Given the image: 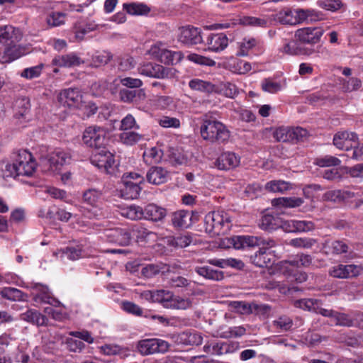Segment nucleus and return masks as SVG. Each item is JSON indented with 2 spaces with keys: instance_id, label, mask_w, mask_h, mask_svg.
Wrapping results in <instances>:
<instances>
[{
  "instance_id": "23",
  "label": "nucleus",
  "mask_w": 363,
  "mask_h": 363,
  "mask_svg": "<svg viewBox=\"0 0 363 363\" xmlns=\"http://www.w3.org/2000/svg\"><path fill=\"white\" fill-rule=\"evenodd\" d=\"M107 237L110 242L122 246H127L131 242V235L126 229H111L108 231Z\"/></svg>"
},
{
  "instance_id": "6",
  "label": "nucleus",
  "mask_w": 363,
  "mask_h": 363,
  "mask_svg": "<svg viewBox=\"0 0 363 363\" xmlns=\"http://www.w3.org/2000/svg\"><path fill=\"white\" fill-rule=\"evenodd\" d=\"M91 163L104 172L115 177H117L119 172L118 164L115 160L114 155L104 149L92 156Z\"/></svg>"
},
{
  "instance_id": "20",
  "label": "nucleus",
  "mask_w": 363,
  "mask_h": 363,
  "mask_svg": "<svg viewBox=\"0 0 363 363\" xmlns=\"http://www.w3.org/2000/svg\"><path fill=\"white\" fill-rule=\"evenodd\" d=\"M171 222L176 228H186L191 225L192 212L179 210L171 215Z\"/></svg>"
},
{
  "instance_id": "30",
  "label": "nucleus",
  "mask_w": 363,
  "mask_h": 363,
  "mask_svg": "<svg viewBox=\"0 0 363 363\" xmlns=\"http://www.w3.org/2000/svg\"><path fill=\"white\" fill-rule=\"evenodd\" d=\"M177 341L186 345H199L202 343L203 337L196 331H185L178 335Z\"/></svg>"
},
{
  "instance_id": "1",
  "label": "nucleus",
  "mask_w": 363,
  "mask_h": 363,
  "mask_svg": "<svg viewBox=\"0 0 363 363\" xmlns=\"http://www.w3.org/2000/svg\"><path fill=\"white\" fill-rule=\"evenodd\" d=\"M230 217L223 211L209 212L204 218L205 231L213 235L227 233L230 229Z\"/></svg>"
},
{
  "instance_id": "39",
  "label": "nucleus",
  "mask_w": 363,
  "mask_h": 363,
  "mask_svg": "<svg viewBox=\"0 0 363 363\" xmlns=\"http://www.w3.org/2000/svg\"><path fill=\"white\" fill-rule=\"evenodd\" d=\"M257 240V236H235L232 238V243L235 249H242L255 247Z\"/></svg>"
},
{
  "instance_id": "27",
  "label": "nucleus",
  "mask_w": 363,
  "mask_h": 363,
  "mask_svg": "<svg viewBox=\"0 0 363 363\" xmlns=\"http://www.w3.org/2000/svg\"><path fill=\"white\" fill-rule=\"evenodd\" d=\"M82 63L81 58L74 53L56 56L52 61L53 65L65 67L78 66Z\"/></svg>"
},
{
  "instance_id": "46",
  "label": "nucleus",
  "mask_w": 363,
  "mask_h": 363,
  "mask_svg": "<svg viewBox=\"0 0 363 363\" xmlns=\"http://www.w3.org/2000/svg\"><path fill=\"white\" fill-rule=\"evenodd\" d=\"M145 96L142 90H129L126 89H121L119 92L121 101L125 103H133L136 101L137 98Z\"/></svg>"
},
{
  "instance_id": "52",
  "label": "nucleus",
  "mask_w": 363,
  "mask_h": 363,
  "mask_svg": "<svg viewBox=\"0 0 363 363\" xmlns=\"http://www.w3.org/2000/svg\"><path fill=\"white\" fill-rule=\"evenodd\" d=\"M164 265L149 264L142 267L141 274L145 278H152L158 274L160 272L163 271Z\"/></svg>"
},
{
  "instance_id": "44",
  "label": "nucleus",
  "mask_w": 363,
  "mask_h": 363,
  "mask_svg": "<svg viewBox=\"0 0 363 363\" xmlns=\"http://www.w3.org/2000/svg\"><path fill=\"white\" fill-rule=\"evenodd\" d=\"M123 10L130 15H143L150 12V9L143 3L123 4Z\"/></svg>"
},
{
  "instance_id": "48",
  "label": "nucleus",
  "mask_w": 363,
  "mask_h": 363,
  "mask_svg": "<svg viewBox=\"0 0 363 363\" xmlns=\"http://www.w3.org/2000/svg\"><path fill=\"white\" fill-rule=\"evenodd\" d=\"M143 139V135L135 131H124L120 134L121 141L127 145H133Z\"/></svg>"
},
{
  "instance_id": "45",
  "label": "nucleus",
  "mask_w": 363,
  "mask_h": 363,
  "mask_svg": "<svg viewBox=\"0 0 363 363\" xmlns=\"http://www.w3.org/2000/svg\"><path fill=\"white\" fill-rule=\"evenodd\" d=\"M67 13L60 11H52L46 17V23L50 27L60 26L65 23Z\"/></svg>"
},
{
  "instance_id": "61",
  "label": "nucleus",
  "mask_w": 363,
  "mask_h": 363,
  "mask_svg": "<svg viewBox=\"0 0 363 363\" xmlns=\"http://www.w3.org/2000/svg\"><path fill=\"white\" fill-rule=\"evenodd\" d=\"M333 318L336 325L350 327L353 325L352 320L345 313L335 311Z\"/></svg>"
},
{
  "instance_id": "60",
  "label": "nucleus",
  "mask_w": 363,
  "mask_h": 363,
  "mask_svg": "<svg viewBox=\"0 0 363 363\" xmlns=\"http://www.w3.org/2000/svg\"><path fill=\"white\" fill-rule=\"evenodd\" d=\"M43 65L24 69L21 73V77L27 79H33L39 77L41 74Z\"/></svg>"
},
{
  "instance_id": "3",
  "label": "nucleus",
  "mask_w": 363,
  "mask_h": 363,
  "mask_svg": "<svg viewBox=\"0 0 363 363\" xmlns=\"http://www.w3.org/2000/svg\"><path fill=\"white\" fill-rule=\"evenodd\" d=\"M143 181V177L138 173L130 172L125 174L121 178L120 187L121 196L124 199H135L139 196L142 188L140 184Z\"/></svg>"
},
{
  "instance_id": "24",
  "label": "nucleus",
  "mask_w": 363,
  "mask_h": 363,
  "mask_svg": "<svg viewBox=\"0 0 363 363\" xmlns=\"http://www.w3.org/2000/svg\"><path fill=\"white\" fill-rule=\"evenodd\" d=\"M23 55V51L17 43L6 45L4 51L0 52V62L9 63Z\"/></svg>"
},
{
  "instance_id": "7",
  "label": "nucleus",
  "mask_w": 363,
  "mask_h": 363,
  "mask_svg": "<svg viewBox=\"0 0 363 363\" xmlns=\"http://www.w3.org/2000/svg\"><path fill=\"white\" fill-rule=\"evenodd\" d=\"M308 134L307 130L300 127H279L274 130L273 136L278 142L297 143L304 141Z\"/></svg>"
},
{
  "instance_id": "5",
  "label": "nucleus",
  "mask_w": 363,
  "mask_h": 363,
  "mask_svg": "<svg viewBox=\"0 0 363 363\" xmlns=\"http://www.w3.org/2000/svg\"><path fill=\"white\" fill-rule=\"evenodd\" d=\"M170 344L164 340L158 338H148L137 342L136 351L142 356H148L154 354H164L169 351Z\"/></svg>"
},
{
  "instance_id": "35",
  "label": "nucleus",
  "mask_w": 363,
  "mask_h": 363,
  "mask_svg": "<svg viewBox=\"0 0 363 363\" xmlns=\"http://www.w3.org/2000/svg\"><path fill=\"white\" fill-rule=\"evenodd\" d=\"M240 347L238 342H218L213 346V353L218 355L232 354Z\"/></svg>"
},
{
  "instance_id": "16",
  "label": "nucleus",
  "mask_w": 363,
  "mask_h": 363,
  "mask_svg": "<svg viewBox=\"0 0 363 363\" xmlns=\"http://www.w3.org/2000/svg\"><path fill=\"white\" fill-rule=\"evenodd\" d=\"M240 162L238 155L232 152L222 153L216 161V166L221 170H229L237 167Z\"/></svg>"
},
{
  "instance_id": "63",
  "label": "nucleus",
  "mask_w": 363,
  "mask_h": 363,
  "mask_svg": "<svg viewBox=\"0 0 363 363\" xmlns=\"http://www.w3.org/2000/svg\"><path fill=\"white\" fill-rule=\"evenodd\" d=\"M340 162V160L337 157L326 155L324 157L317 159L315 163L320 167H335L338 166Z\"/></svg>"
},
{
  "instance_id": "33",
  "label": "nucleus",
  "mask_w": 363,
  "mask_h": 363,
  "mask_svg": "<svg viewBox=\"0 0 363 363\" xmlns=\"http://www.w3.org/2000/svg\"><path fill=\"white\" fill-rule=\"evenodd\" d=\"M3 298L11 301H23L28 298V295L21 290L13 287H4L0 291Z\"/></svg>"
},
{
  "instance_id": "13",
  "label": "nucleus",
  "mask_w": 363,
  "mask_h": 363,
  "mask_svg": "<svg viewBox=\"0 0 363 363\" xmlns=\"http://www.w3.org/2000/svg\"><path fill=\"white\" fill-rule=\"evenodd\" d=\"M82 96L77 88L62 90L58 96V101L65 106L77 107L82 102Z\"/></svg>"
},
{
  "instance_id": "34",
  "label": "nucleus",
  "mask_w": 363,
  "mask_h": 363,
  "mask_svg": "<svg viewBox=\"0 0 363 363\" xmlns=\"http://www.w3.org/2000/svg\"><path fill=\"white\" fill-rule=\"evenodd\" d=\"M294 325L292 318L287 315H281L272 321V327L278 333L290 331Z\"/></svg>"
},
{
  "instance_id": "37",
  "label": "nucleus",
  "mask_w": 363,
  "mask_h": 363,
  "mask_svg": "<svg viewBox=\"0 0 363 363\" xmlns=\"http://www.w3.org/2000/svg\"><path fill=\"white\" fill-rule=\"evenodd\" d=\"M103 199V193L96 189H89L84 191L82 200L85 203L96 207Z\"/></svg>"
},
{
  "instance_id": "32",
  "label": "nucleus",
  "mask_w": 363,
  "mask_h": 363,
  "mask_svg": "<svg viewBox=\"0 0 363 363\" xmlns=\"http://www.w3.org/2000/svg\"><path fill=\"white\" fill-rule=\"evenodd\" d=\"M246 333V329L243 326L220 327L217 330L218 336L221 338L230 339L243 336Z\"/></svg>"
},
{
  "instance_id": "51",
  "label": "nucleus",
  "mask_w": 363,
  "mask_h": 363,
  "mask_svg": "<svg viewBox=\"0 0 363 363\" xmlns=\"http://www.w3.org/2000/svg\"><path fill=\"white\" fill-rule=\"evenodd\" d=\"M122 216L131 220L143 218V208L139 206H130L123 209Z\"/></svg>"
},
{
  "instance_id": "18",
  "label": "nucleus",
  "mask_w": 363,
  "mask_h": 363,
  "mask_svg": "<svg viewBox=\"0 0 363 363\" xmlns=\"http://www.w3.org/2000/svg\"><path fill=\"white\" fill-rule=\"evenodd\" d=\"M228 306L230 308L232 311L234 312L240 313V314H250L253 312H257L259 309H266L269 308V307L266 305H258L255 303H249L245 301H230L228 303Z\"/></svg>"
},
{
  "instance_id": "55",
  "label": "nucleus",
  "mask_w": 363,
  "mask_h": 363,
  "mask_svg": "<svg viewBox=\"0 0 363 363\" xmlns=\"http://www.w3.org/2000/svg\"><path fill=\"white\" fill-rule=\"evenodd\" d=\"M318 303V299L303 298L295 301L294 306L297 308L307 310L309 311H315V306Z\"/></svg>"
},
{
  "instance_id": "58",
  "label": "nucleus",
  "mask_w": 363,
  "mask_h": 363,
  "mask_svg": "<svg viewBox=\"0 0 363 363\" xmlns=\"http://www.w3.org/2000/svg\"><path fill=\"white\" fill-rule=\"evenodd\" d=\"M261 86L263 91L271 94H275L281 89V84L271 79H264Z\"/></svg>"
},
{
  "instance_id": "42",
  "label": "nucleus",
  "mask_w": 363,
  "mask_h": 363,
  "mask_svg": "<svg viewBox=\"0 0 363 363\" xmlns=\"http://www.w3.org/2000/svg\"><path fill=\"white\" fill-rule=\"evenodd\" d=\"M291 189V184L282 180H272L265 184V189L274 193H284Z\"/></svg>"
},
{
  "instance_id": "11",
  "label": "nucleus",
  "mask_w": 363,
  "mask_h": 363,
  "mask_svg": "<svg viewBox=\"0 0 363 363\" xmlns=\"http://www.w3.org/2000/svg\"><path fill=\"white\" fill-rule=\"evenodd\" d=\"M358 139L354 132L340 131L334 135L333 144L340 150L348 151L357 144Z\"/></svg>"
},
{
  "instance_id": "2",
  "label": "nucleus",
  "mask_w": 363,
  "mask_h": 363,
  "mask_svg": "<svg viewBox=\"0 0 363 363\" xmlns=\"http://www.w3.org/2000/svg\"><path fill=\"white\" fill-rule=\"evenodd\" d=\"M200 133L203 139L212 143H224L230 137L229 131L225 126L214 119H203L200 128Z\"/></svg>"
},
{
  "instance_id": "15",
  "label": "nucleus",
  "mask_w": 363,
  "mask_h": 363,
  "mask_svg": "<svg viewBox=\"0 0 363 363\" xmlns=\"http://www.w3.org/2000/svg\"><path fill=\"white\" fill-rule=\"evenodd\" d=\"M323 35V30L318 28H303L296 30L295 37L301 43L313 45L318 43Z\"/></svg>"
},
{
  "instance_id": "62",
  "label": "nucleus",
  "mask_w": 363,
  "mask_h": 363,
  "mask_svg": "<svg viewBox=\"0 0 363 363\" xmlns=\"http://www.w3.org/2000/svg\"><path fill=\"white\" fill-rule=\"evenodd\" d=\"M135 65V62L134 59L130 56L126 55L119 58L118 60V68L122 72L128 71L133 68Z\"/></svg>"
},
{
  "instance_id": "36",
  "label": "nucleus",
  "mask_w": 363,
  "mask_h": 363,
  "mask_svg": "<svg viewBox=\"0 0 363 363\" xmlns=\"http://www.w3.org/2000/svg\"><path fill=\"white\" fill-rule=\"evenodd\" d=\"M354 196V193L350 191H344L339 189L330 190L325 192L323 199L325 201L333 202H341L345 199H351Z\"/></svg>"
},
{
  "instance_id": "31",
  "label": "nucleus",
  "mask_w": 363,
  "mask_h": 363,
  "mask_svg": "<svg viewBox=\"0 0 363 363\" xmlns=\"http://www.w3.org/2000/svg\"><path fill=\"white\" fill-rule=\"evenodd\" d=\"M281 51L289 54V55H310L313 54L315 51L311 48H305L299 45L297 42L294 40L289 41L286 43L283 48L281 49Z\"/></svg>"
},
{
  "instance_id": "53",
  "label": "nucleus",
  "mask_w": 363,
  "mask_h": 363,
  "mask_svg": "<svg viewBox=\"0 0 363 363\" xmlns=\"http://www.w3.org/2000/svg\"><path fill=\"white\" fill-rule=\"evenodd\" d=\"M55 254L56 255L60 254L61 258L67 257L70 260H77L81 257L82 251L79 248L67 247L66 248L62 249Z\"/></svg>"
},
{
  "instance_id": "25",
  "label": "nucleus",
  "mask_w": 363,
  "mask_h": 363,
  "mask_svg": "<svg viewBox=\"0 0 363 363\" xmlns=\"http://www.w3.org/2000/svg\"><path fill=\"white\" fill-rule=\"evenodd\" d=\"M250 262L259 267H268L274 264L273 255L264 248H259L254 255L250 257Z\"/></svg>"
},
{
  "instance_id": "4",
  "label": "nucleus",
  "mask_w": 363,
  "mask_h": 363,
  "mask_svg": "<svg viewBox=\"0 0 363 363\" xmlns=\"http://www.w3.org/2000/svg\"><path fill=\"white\" fill-rule=\"evenodd\" d=\"M72 155L69 150L56 149L48 158L41 161L43 170L46 172L55 173L60 169L61 167L70 162Z\"/></svg>"
},
{
  "instance_id": "10",
  "label": "nucleus",
  "mask_w": 363,
  "mask_h": 363,
  "mask_svg": "<svg viewBox=\"0 0 363 363\" xmlns=\"http://www.w3.org/2000/svg\"><path fill=\"white\" fill-rule=\"evenodd\" d=\"M138 72L142 75L159 79L171 78L174 74L172 69L151 62L141 65Z\"/></svg>"
},
{
  "instance_id": "50",
  "label": "nucleus",
  "mask_w": 363,
  "mask_h": 363,
  "mask_svg": "<svg viewBox=\"0 0 363 363\" xmlns=\"http://www.w3.org/2000/svg\"><path fill=\"white\" fill-rule=\"evenodd\" d=\"M174 295L172 292L166 290L155 291V302L160 303L165 308H169V305L172 303Z\"/></svg>"
},
{
  "instance_id": "38",
  "label": "nucleus",
  "mask_w": 363,
  "mask_h": 363,
  "mask_svg": "<svg viewBox=\"0 0 363 363\" xmlns=\"http://www.w3.org/2000/svg\"><path fill=\"white\" fill-rule=\"evenodd\" d=\"M195 272L206 279L216 281L222 280L224 277L223 272L222 271L213 269L208 266L196 267L195 268Z\"/></svg>"
},
{
  "instance_id": "29",
  "label": "nucleus",
  "mask_w": 363,
  "mask_h": 363,
  "mask_svg": "<svg viewBox=\"0 0 363 363\" xmlns=\"http://www.w3.org/2000/svg\"><path fill=\"white\" fill-rule=\"evenodd\" d=\"M132 231L138 242H155L158 239L156 233L149 230L141 225L133 226Z\"/></svg>"
},
{
  "instance_id": "57",
  "label": "nucleus",
  "mask_w": 363,
  "mask_h": 363,
  "mask_svg": "<svg viewBox=\"0 0 363 363\" xmlns=\"http://www.w3.org/2000/svg\"><path fill=\"white\" fill-rule=\"evenodd\" d=\"M316 242L315 240L308 238H294L290 240L289 245L300 248H311Z\"/></svg>"
},
{
  "instance_id": "8",
  "label": "nucleus",
  "mask_w": 363,
  "mask_h": 363,
  "mask_svg": "<svg viewBox=\"0 0 363 363\" xmlns=\"http://www.w3.org/2000/svg\"><path fill=\"white\" fill-rule=\"evenodd\" d=\"M13 160L16 162L18 172L23 176H31L35 172L36 163L30 152L18 150L13 152Z\"/></svg>"
},
{
  "instance_id": "22",
  "label": "nucleus",
  "mask_w": 363,
  "mask_h": 363,
  "mask_svg": "<svg viewBox=\"0 0 363 363\" xmlns=\"http://www.w3.org/2000/svg\"><path fill=\"white\" fill-rule=\"evenodd\" d=\"M21 320L36 326H45L48 325V318L35 309H28L21 313Z\"/></svg>"
},
{
  "instance_id": "40",
  "label": "nucleus",
  "mask_w": 363,
  "mask_h": 363,
  "mask_svg": "<svg viewBox=\"0 0 363 363\" xmlns=\"http://www.w3.org/2000/svg\"><path fill=\"white\" fill-rule=\"evenodd\" d=\"M280 218L270 214L263 216L259 226L264 230H273L279 228Z\"/></svg>"
},
{
  "instance_id": "28",
  "label": "nucleus",
  "mask_w": 363,
  "mask_h": 363,
  "mask_svg": "<svg viewBox=\"0 0 363 363\" xmlns=\"http://www.w3.org/2000/svg\"><path fill=\"white\" fill-rule=\"evenodd\" d=\"M34 294V301L36 302H44L51 305L58 306L60 301L55 298L51 297L48 293V290L46 287L37 285L36 284L33 286Z\"/></svg>"
},
{
  "instance_id": "12",
  "label": "nucleus",
  "mask_w": 363,
  "mask_h": 363,
  "mask_svg": "<svg viewBox=\"0 0 363 363\" xmlns=\"http://www.w3.org/2000/svg\"><path fill=\"white\" fill-rule=\"evenodd\" d=\"M361 267L354 264H337L330 268L328 274L337 279H349L357 277L361 272Z\"/></svg>"
},
{
  "instance_id": "17",
  "label": "nucleus",
  "mask_w": 363,
  "mask_h": 363,
  "mask_svg": "<svg viewBox=\"0 0 363 363\" xmlns=\"http://www.w3.org/2000/svg\"><path fill=\"white\" fill-rule=\"evenodd\" d=\"M208 50L218 52L225 49L228 45V38L224 33H211L206 40Z\"/></svg>"
},
{
  "instance_id": "41",
  "label": "nucleus",
  "mask_w": 363,
  "mask_h": 363,
  "mask_svg": "<svg viewBox=\"0 0 363 363\" xmlns=\"http://www.w3.org/2000/svg\"><path fill=\"white\" fill-rule=\"evenodd\" d=\"M303 203L301 198L281 197L272 201L273 206H283L287 208H295L300 206Z\"/></svg>"
},
{
  "instance_id": "49",
  "label": "nucleus",
  "mask_w": 363,
  "mask_h": 363,
  "mask_svg": "<svg viewBox=\"0 0 363 363\" xmlns=\"http://www.w3.org/2000/svg\"><path fill=\"white\" fill-rule=\"evenodd\" d=\"M162 157V152L157 147H151L143 153V158L146 163L153 164L159 162Z\"/></svg>"
},
{
  "instance_id": "59",
  "label": "nucleus",
  "mask_w": 363,
  "mask_h": 363,
  "mask_svg": "<svg viewBox=\"0 0 363 363\" xmlns=\"http://www.w3.org/2000/svg\"><path fill=\"white\" fill-rule=\"evenodd\" d=\"M259 43V41L255 38H249V39L245 38L243 40V41L242 43H240V51H239L238 54L240 55H242V56L247 55L248 51L250 49L253 48L254 47L258 45Z\"/></svg>"
},
{
  "instance_id": "54",
  "label": "nucleus",
  "mask_w": 363,
  "mask_h": 363,
  "mask_svg": "<svg viewBox=\"0 0 363 363\" xmlns=\"http://www.w3.org/2000/svg\"><path fill=\"white\" fill-rule=\"evenodd\" d=\"M101 352L106 355L122 354L130 350L118 345H105L100 347Z\"/></svg>"
},
{
  "instance_id": "9",
  "label": "nucleus",
  "mask_w": 363,
  "mask_h": 363,
  "mask_svg": "<svg viewBox=\"0 0 363 363\" xmlns=\"http://www.w3.org/2000/svg\"><path fill=\"white\" fill-rule=\"evenodd\" d=\"M82 140L88 147L100 149L106 144V131L99 126H89L84 131Z\"/></svg>"
},
{
  "instance_id": "47",
  "label": "nucleus",
  "mask_w": 363,
  "mask_h": 363,
  "mask_svg": "<svg viewBox=\"0 0 363 363\" xmlns=\"http://www.w3.org/2000/svg\"><path fill=\"white\" fill-rule=\"evenodd\" d=\"M112 55L107 51L96 52L91 57V65L94 67L105 65L112 59Z\"/></svg>"
},
{
  "instance_id": "21",
  "label": "nucleus",
  "mask_w": 363,
  "mask_h": 363,
  "mask_svg": "<svg viewBox=\"0 0 363 363\" xmlns=\"http://www.w3.org/2000/svg\"><path fill=\"white\" fill-rule=\"evenodd\" d=\"M143 218L153 222L162 220L167 216V210L154 203H150L143 208Z\"/></svg>"
},
{
  "instance_id": "19",
  "label": "nucleus",
  "mask_w": 363,
  "mask_h": 363,
  "mask_svg": "<svg viewBox=\"0 0 363 363\" xmlns=\"http://www.w3.org/2000/svg\"><path fill=\"white\" fill-rule=\"evenodd\" d=\"M21 38V35L18 29L10 25L0 26V44L6 45L18 43Z\"/></svg>"
},
{
  "instance_id": "43",
  "label": "nucleus",
  "mask_w": 363,
  "mask_h": 363,
  "mask_svg": "<svg viewBox=\"0 0 363 363\" xmlns=\"http://www.w3.org/2000/svg\"><path fill=\"white\" fill-rule=\"evenodd\" d=\"M189 86L191 89L206 93H212L216 91L214 84L199 79H191L189 83Z\"/></svg>"
},
{
  "instance_id": "14",
  "label": "nucleus",
  "mask_w": 363,
  "mask_h": 363,
  "mask_svg": "<svg viewBox=\"0 0 363 363\" xmlns=\"http://www.w3.org/2000/svg\"><path fill=\"white\" fill-rule=\"evenodd\" d=\"M178 40L186 45H196L203 42L201 31L198 28L184 26L179 29Z\"/></svg>"
},
{
  "instance_id": "64",
  "label": "nucleus",
  "mask_w": 363,
  "mask_h": 363,
  "mask_svg": "<svg viewBox=\"0 0 363 363\" xmlns=\"http://www.w3.org/2000/svg\"><path fill=\"white\" fill-rule=\"evenodd\" d=\"M159 124L163 128H177L180 126V121L178 118L163 116L158 120Z\"/></svg>"
},
{
  "instance_id": "26",
  "label": "nucleus",
  "mask_w": 363,
  "mask_h": 363,
  "mask_svg": "<svg viewBox=\"0 0 363 363\" xmlns=\"http://www.w3.org/2000/svg\"><path fill=\"white\" fill-rule=\"evenodd\" d=\"M168 172L161 167H152L146 174V178L149 183L159 185L167 182Z\"/></svg>"
},
{
  "instance_id": "56",
  "label": "nucleus",
  "mask_w": 363,
  "mask_h": 363,
  "mask_svg": "<svg viewBox=\"0 0 363 363\" xmlns=\"http://www.w3.org/2000/svg\"><path fill=\"white\" fill-rule=\"evenodd\" d=\"M277 19L281 24L294 25L297 23V19L294 16L290 10H284L279 12Z\"/></svg>"
}]
</instances>
